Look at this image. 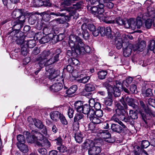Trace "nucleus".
Returning <instances> with one entry per match:
<instances>
[{
    "label": "nucleus",
    "mask_w": 155,
    "mask_h": 155,
    "mask_svg": "<svg viewBox=\"0 0 155 155\" xmlns=\"http://www.w3.org/2000/svg\"><path fill=\"white\" fill-rule=\"evenodd\" d=\"M70 47L74 54H78L85 52L89 53L91 51L90 48L88 46H84L82 40L78 36L73 35H70L68 41Z\"/></svg>",
    "instance_id": "1"
},
{
    "label": "nucleus",
    "mask_w": 155,
    "mask_h": 155,
    "mask_svg": "<svg viewBox=\"0 0 155 155\" xmlns=\"http://www.w3.org/2000/svg\"><path fill=\"white\" fill-rule=\"evenodd\" d=\"M98 5L97 6H93L90 8L89 10L91 13L98 17L103 20L107 23H111L114 22V21L112 20L111 16L109 17L106 14L102 15L104 10L103 5L99 3Z\"/></svg>",
    "instance_id": "2"
},
{
    "label": "nucleus",
    "mask_w": 155,
    "mask_h": 155,
    "mask_svg": "<svg viewBox=\"0 0 155 155\" xmlns=\"http://www.w3.org/2000/svg\"><path fill=\"white\" fill-rule=\"evenodd\" d=\"M12 33L14 34L13 39L17 41V44H23L30 48H32L35 45V41L34 40H26L25 36L21 32L13 31Z\"/></svg>",
    "instance_id": "3"
},
{
    "label": "nucleus",
    "mask_w": 155,
    "mask_h": 155,
    "mask_svg": "<svg viewBox=\"0 0 155 155\" xmlns=\"http://www.w3.org/2000/svg\"><path fill=\"white\" fill-rule=\"evenodd\" d=\"M98 141V140H96L93 142L89 139L86 140V146H89L90 147L88 150L89 155H105L104 153H100L101 149L98 146L100 144Z\"/></svg>",
    "instance_id": "4"
},
{
    "label": "nucleus",
    "mask_w": 155,
    "mask_h": 155,
    "mask_svg": "<svg viewBox=\"0 0 155 155\" xmlns=\"http://www.w3.org/2000/svg\"><path fill=\"white\" fill-rule=\"evenodd\" d=\"M56 51H58V53L54 55L53 54L51 55L50 56L51 58L49 60H46L45 62H43V61H41V62H38V65L41 67L45 66L46 67V68H48V66L49 65H51L58 61L59 60V54L60 52V50L59 49H58Z\"/></svg>",
    "instance_id": "5"
},
{
    "label": "nucleus",
    "mask_w": 155,
    "mask_h": 155,
    "mask_svg": "<svg viewBox=\"0 0 155 155\" xmlns=\"http://www.w3.org/2000/svg\"><path fill=\"white\" fill-rule=\"evenodd\" d=\"M140 104L141 107L143 109L144 112L146 114V115L141 110L140 111L143 119V120L145 119H149V118L147 117V116H152L153 117H155V112L149 109L147 106H146L144 102L143 101H140Z\"/></svg>",
    "instance_id": "6"
},
{
    "label": "nucleus",
    "mask_w": 155,
    "mask_h": 155,
    "mask_svg": "<svg viewBox=\"0 0 155 155\" xmlns=\"http://www.w3.org/2000/svg\"><path fill=\"white\" fill-rule=\"evenodd\" d=\"M25 16L23 14L16 19L13 20L11 22V24L13 28L16 30L20 29L25 22Z\"/></svg>",
    "instance_id": "7"
},
{
    "label": "nucleus",
    "mask_w": 155,
    "mask_h": 155,
    "mask_svg": "<svg viewBox=\"0 0 155 155\" xmlns=\"http://www.w3.org/2000/svg\"><path fill=\"white\" fill-rule=\"evenodd\" d=\"M103 85L107 89L108 92L113 93L115 97H117L120 96V90L122 88L116 87L115 85L113 88L111 85L107 81L104 83Z\"/></svg>",
    "instance_id": "8"
},
{
    "label": "nucleus",
    "mask_w": 155,
    "mask_h": 155,
    "mask_svg": "<svg viewBox=\"0 0 155 155\" xmlns=\"http://www.w3.org/2000/svg\"><path fill=\"white\" fill-rule=\"evenodd\" d=\"M138 16L136 19L131 18L129 19L130 28L133 29H134L137 27V29H140L142 25V22L141 21V17Z\"/></svg>",
    "instance_id": "9"
},
{
    "label": "nucleus",
    "mask_w": 155,
    "mask_h": 155,
    "mask_svg": "<svg viewBox=\"0 0 155 155\" xmlns=\"http://www.w3.org/2000/svg\"><path fill=\"white\" fill-rule=\"evenodd\" d=\"M127 36L123 35L122 36L123 39L121 36H119L115 38V43L116 47L118 49H120L123 46L124 47L126 44V42H128L127 39Z\"/></svg>",
    "instance_id": "10"
},
{
    "label": "nucleus",
    "mask_w": 155,
    "mask_h": 155,
    "mask_svg": "<svg viewBox=\"0 0 155 155\" xmlns=\"http://www.w3.org/2000/svg\"><path fill=\"white\" fill-rule=\"evenodd\" d=\"M46 71L49 73L48 75V78L49 79L52 80L54 79L55 80L57 78L60 74V71L58 70H55L54 68H51L48 69V68H46Z\"/></svg>",
    "instance_id": "11"
},
{
    "label": "nucleus",
    "mask_w": 155,
    "mask_h": 155,
    "mask_svg": "<svg viewBox=\"0 0 155 155\" xmlns=\"http://www.w3.org/2000/svg\"><path fill=\"white\" fill-rule=\"evenodd\" d=\"M43 0H34L31 3V5L34 7H40L43 5L45 6H50L51 4L50 2Z\"/></svg>",
    "instance_id": "12"
},
{
    "label": "nucleus",
    "mask_w": 155,
    "mask_h": 155,
    "mask_svg": "<svg viewBox=\"0 0 155 155\" xmlns=\"http://www.w3.org/2000/svg\"><path fill=\"white\" fill-rule=\"evenodd\" d=\"M35 143L37 146L41 147H44L46 148L50 147L51 146L50 142L48 139L46 138L36 141Z\"/></svg>",
    "instance_id": "13"
},
{
    "label": "nucleus",
    "mask_w": 155,
    "mask_h": 155,
    "mask_svg": "<svg viewBox=\"0 0 155 155\" xmlns=\"http://www.w3.org/2000/svg\"><path fill=\"white\" fill-rule=\"evenodd\" d=\"M133 45L131 44L126 43L123 47V54L124 56L127 57L130 56L131 53Z\"/></svg>",
    "instance_id": "14"
},
{
    "label": "nucleus",
    "mask_w": 155,
    "mask_h": 155,
    "mask_svg": "<svg viewBox=\"0 0 155 155\" xmlns=\"http://www.w3.org/2000/svg\"><path fill=\"white\" fill-rule=\"evenodd\" d=\"M94 111V110L92 108L90 107L87 105H84L82 108V110L81 112L83 114H87V118L89 117L91 115H92Z\"/></svg>",
    "instance_id": "15"
},
{
    "label": "nucleus",
    "mask_w": 155,
    "mask_h": 155,
    "mask_svg": "<svg viewBox=\"0 0 155 155\" xmlns=\"http://www.w3.org/2000/svg\"><path fill=\"white\" fill-rule=\"evenodd\" d=\"M50 54L49 51H44L40 55L38 56L36 58V60L38 61V62H41V61H43V62H45L46 58Z\"/></svg>",
    "instance_id": "16"
},
{
    "label": "nucleus",
    "mask_w": 155,
    "mask_h": 155,
    "mask_svg": "<svg viewBox=\"0 0 155 155\" xmlns=\"http://www.w3.org/2000/svg\"><path fill=\"white\" fill-rule=\"evenodd\" d=\"M102 136V137L104 140L108 143L112 142L111 139V134L107 130H102L100 132Z\"/></svg>",
    "instance_id": "17"
},
{
    "label": "nucleus",
    "mask_w": 155,
    "mask_h": 155,
    "mask_svg": "<svg viewBox=\"0 0 155 155\" xmlns=\"http://www.w3.org/2000/svg\"><path fill=\"white\" fill-rule=\"evenodd\" d=\"M63 87L61 83H58L54 84L49 87L50 90L53 92H57L60 91Z\"/></svg>",
    "instance_id": "18"
},
{
    "label": "nucleus",
    "mask_w": 155,
    "mask_h": 155,
    "mask_svg": "<svg viewBox=\"0 0 155 155\" xmlns=\"http://www.w3.org/2000/svg\"><path fill=\"white\" fill-rule=\"evenodd\" d=\"M126 128L127 127L123 128L121 126H120L118 124H112L111 126V129L112 131L119 133H121L124 131V130H125Z\"/></svg>",
    "instance_id": "19"
},
{
    "label": "nucleus",
    "mask_w": 155,
    "mask_h": 155,
    "mask_svg": "<svg viewBox=\"0 0 155 155\" xmlns=\"http://www.w3.org/2000/svg\"><path fill=\"white\" fill-rule=\"evenodd\" d=\"M99 3L103 5L104 8L105 6L109 9H111L114 6V4L110 0H99Z\"/></svg>",
    "instance_id": "20"
},
{
    "label": "nucleus",
    "mask_w": 155,
    "mask_h": 155,
    "mask_svg": "<svg viewBox=\"0 0 155 155\" xmlns=\"http://www.w3.org/2000/svg\"><path fill=\"white\" fill-rule=\"evenodd\" d=\"M43 32L44 35L51 36L52 37L56 36L54 35V31L53 30L52 28H50L49 27L46 26L43 29Z\"/></svg>",
    "instance_id": "21"
},
{
    "label": "nucleus",
    "mask_w": 155,
    "mask_h": 155,
    "mask_svg": "<svg viewBox=\"0 0 155 155\" xmlns=\"http://www.w3.org/2000/svg\"><path fill=\"white\" fill-rule=\"evenodd\" d=\"M125 102L127 103L129 105L137 110L138 108V106L134 104V99L127 96L125 99Z\"/></svg>",
    "instance_id": "22"
},
{
    "label": "nucleus",
    "mask_w": 155,
    "mask_h": 155,
    "mask_svg": "<svg viewBox=\"0 0 155 155\" xmlns=\"http://www.w3.org/2000/svg\"><path fill=\"white\" fill-rule=\"evenodd\" d=\"M61 113L57 111H53L50 113L51 119L53 120L57 121L59 119Z\"/></svg>",
    "instance_id": "23"
},
{
    "label": "nucleus",
    "mask_w": 155,
    "mask_h": 155,
    "mask_svg": "<svg viewBox=\"0 0 155 155\" xmlns=\"http://www.w3.org/2000/svg\"><path fill=\"white\" fill-rule=\"evenodd\" d=\"M121 117L117 115L114 114L111 118V120L116 123H117L120 126L122 127L123 128H126V126L120 121L119 119H121Z\"/></svg>",
    "instance_id": "24"
},
{
    "label": "nucleus",
    "mask_w": 155,
    "mask_h": 155,
    "mask_svg": "<svg viewBox=\"0 0 155 155\" xmlns=\"http://www.w3.org/2000/svg\"><path fill=\"white\" fill-rule=\"evenodd\" d=\"M95 115V112L91 115L89 117H88L92 123L94 124H99L101 123V120L98 117H96Z\"/></svg>",
    "instance_id": "25"
},
{
    "label": "nucleus",
    "mask_w": 155,
    "mask_h": 155,
    "mask_svg": "<svg viewBox=\"0 0 155 155\" xmlns=\"http://www.w3.org/2000/svg\"><path fill=\"white\" fill-rule=\"evenodd\" d=\"M84 105L82 101H76L74 104L75 108L76 110L78 112L80 113L82 110V108Z\"/></svg>",
    "instance_id": "26"
},
{
    "label": "nucleus",
    "mask_w": 155,
    "mask_h": 155,
    "mask_svg": "<svg viewBox=\"0 0 155 155\" xmlns=\"http://www.w3.org/2000/svg\"><path fill=\"white\" fill-rule=\"evenodd\" d=\"M17 147L19 149L24 153H26L28 149L27 145L23 143H17Z\"/></svg>",
    "instance_id": "27"
},
{
    "label": "nucleus",
    "mask_w": 155,
    "mask_h": 155,
    "mask_svg": "<svg viewBox=\"0 0 155 155\" xmlns=\"http://www.w3.org/2000/svg\"><path fill=\"white\" fill-rule=\"evenodd\" d=\"M86 25L85 23L83 24L81 26V28L83 30L82 35L83 38L85 39H88L90 37V34L86 29H84V28L86 26Z\"/></svg>",
    "instance_id": "28"
},
{
    "label": "nucleus",
    "mask_w": 155,
    "mask_h": 155,
    "mask_svg": "<svg viewBox=\"0 0 155 155\" xmlns=\"http://www.w3.org/2000/svg\"><path fill=\"white\" fill-rule=\"evenodd\" d=\"M65 13H60V12L54 13L51 12L50 13V15H53L56 16H65V18L67 21H69L71 19V16L65 15Z\"/></svg>",
    "instance_id": "29"
},
{
    "label": "nucleus",
    "mask_w": 155,
    "mask_h": 155,
    "mask_svg": "<svg viewBox=\"0 0 155 155\" xmlns=\"http://www.w3.org/2000/svg\"><path fill=\"white\" fill-rule=\"evenodd\" d=\"M31 134L35 135L36 138V141L40 140H42L45 138L44 136L40 133L38 132L35 130H32L31 132Z\"/></svg>",
    "instance_id": "30"
},
{
    "label": "nucleus",
    "mask_w": 155,
    "mask_h": 155,
    "mask_svg": "<svg viewBox=\"0 0 155 155\" xmlns=\"http://www.w3.org/2000/svg\"><path fill=\"white\" fill-rule=\"evenodd\" d=\"M23 14V11L22 9H15L12 13V16L14 18H17L19 16Z\"/></svg>",
    "instance_id": "31"
},
{
    "label": "nucleus",
    "mask_w": 155,
    "mask_h": 155,
    "mask_svg": "<svg viewBox=\"0 0 155 155\" xmlns=\"http://www.w3.org/2000/svg\"><path fill=\"white\" fill-rule=\"evenodd\" d=\"M84 116L81 113H78L75 114L74 117V121L76 122H79V123L84 121Z\"/></svg>",
    "instance_id": "32"
},
{
    "label": "nucleus",
    "mask_w": 155,
    "mask_h": 155,
    "mask_svg": "<svg viewBox=\"0 0 155 155\" xmlns=\"http://www.w3.org/2000/svg\"><path fill=\"white\" fill-rule=\"evenodd\" d=\"M54 37L46 35L40 39V42L41 44H44L48 42L51 39H53Z\"/></svg>",
    "instance_id": "33"
},
{
    "label": "nucleus",
    "mask_w": 155,
    "mask_h": 155,
    "mask_svg": "<svg viewBox=\"0 0 155 155\" xmlns=\"http://www.w3.org/2000/svg\"><path fill=\"white\" fill-rule=\"evenodd\" d=\"M74 138L77 142L80 143L82 142L83 138L82 135L79 131H77V132L75 133Z\"/></svg>",
    "instance_id": "34"
},
{
    "label": "nucleus",
    "mask_w": 155,
    "mask_h": 155,
    "mask_svg": "<svg viewBox=\"0 0 155 155\" xmlns=\"http://www.w3.org/2000/svg\"><path fill=\"white\" fill-rule=\"evenodd\" d=\"M95 87L92 83L86 84L85 86L84 89L87 92H91L94 91Z\"/></svg>",
    "instance_id": "35"
},
{
    "label": "nucleus",
    "mask_w": 155,
    "mask_h": 155,
    "mask_svg": "<svg viewBox=\"0 0 155 155\" xmlns=\"http://www.w3.org/2000/svg\"><path fill=\"white\" fill-rule=\"evenodd\" d=\"M19 44L21 45L20 46L21 48V54L25 56H26L28 53L27 46H26L25 45L23 44Z\"/></svg>",
    "instance_id": "36"
},
{
    "label": "nucleus",
    "mask_w": 155,
    "mask_h": 155,
    "mask_svg": "<svg viewBox=\"0 0 155 155\" xmlns=\"http://www.w3.org/2000/svg\"><path fill=\"white\" fill-rule=\"evenodd\" d=\"M77 89V85H74L71 87L67 91V94L68 95L72 94L74 93Z\"/></svg>",
    "instance_id": "37"
},
{
    "label": "nucleus",
    "mask_w": 155,
    "mask_h": 155,
    "mask_svg": "<svg viewBox=\"0 0 155 155\" xmlns=\"http://www.w3.org/2000/svg\"><path fill=\"white\" fill-rule=\"evenodd\" d=\"M33 122L36 127L39 129H42L44 126V125L43 124L42 122L39 120H33Z\"/></svg>",
    "instance_id": "38"
},
{
    "label": "nucleus",
    "mask_w": 155,
    "mask_h": 155,
    "mask_svg": "<svg viewBox=\"0 0 155 155\" xmlns=\"http://www.w3.org/2000/svg\"><path fill=\"white\" fill-rule=\"evenodd\" d=\"M115 114L121 117L124 116L125 111L123 108L120 109H117L115 110Z\"/></svg>",
    "instance_id": "39"
},
{
    "label": "nucleus",
    "mask_w": 155,
    "mask_h": 155,
    "mask_svg": "<svg viewBox=\"0 0 155 155\" xmlns=\"http://www.w3.org/2000/svg\"><path fill=\"white\" fill-rule=\"evenodd\" d=\"M142 94L144 97H150L153 95L152 90L150 88H148L145 91H143Z\"/></svg>",
    "instance_id": "40"
},
{
    "label": "nucleus",
    "mask_w": 155,
    "mask_h": 155,
    "mask_svg": "<svg viewBox=\"0 0 155 155\" xmlns=\"http://www.w3.org/2000/svg\"><path fill=\"white\" fill-rule=\"evenodd\" d=\"M152 23L153 21L152 19L149 18L145 21L143 25H144V27L146 28L149 29L151 28L152 25Z\"/></svg>",
    "instance_id": "41"
},
{
    "label": "nucleus",
    "mask_w": 155,
    "mask_h": 155,
    "mask_svg": "<svg viewBox=\"0 0 155 155\" xmlns=\"http://www.w3.org/2000/svg\"><path fill=\"white\" fill-rule=\"evenodd\" d=\"M107 72L106 71H102L98 72V77L100 79H104L105 78V77L107 74Z\"/></svg>",
    "instance_id": "42"
},
{
    "label": "nucleus",
    "mask_w": 155,
    "mask_h": 155,
    "mask_svg": "<svg viewBox=\"0 0 155 155\" xmlns=\"http://www.w3.org/2000/svg\"><path fill=\"white\" fill-rule=\"evenodd\" d=\"M26 140L28 143H32L36 142V138L35 135L31 134V135L26 137Z\"/></svg>",
    "instance_id": "43"
},
{
    "label": "nucleus",
    "mask_w": 155,
    "mask_h": 155,
    "mask_svg": "<svg viewBox=\"0 0 155 155\" xmlns=\"http://www.w3.org/2000/svg\"><path fill=\"white\" fill-rule=\"evenodd\" d=\"M139 48V51H141L143 50L146 47V42L142 41L140 43L137 44Z\"/></svg>",
    "instance_id": "44"
},
{
    "label": "nucleus",
    "mask_w": 155,
    "mask_h": 155,
    "mask_svg": "<svg viewBox=\"0 0 155 155\" xmlns=\"http://www.w3.org/2000/svg\"><path fill=\"white\" fill-rule=\"evenodd\" d=\"M148 47L151 51H154L155 50V41L153 40H150Z\"/></svg>",
    "instance_id": "45"
},
{
    "label": "nucleus",
    "mask_w": 155,
    "mask_h": 155,
    "mask_svg": "<svg viewBox=\"0 0 155 155\" xmlns=\"http://www.w3.org/2000/svg\"><path fill=\"white\" fill-rule=\"evenodd\" d=\"M17 138L18 141L17 143H24L25 139L23 135L21 134L18 135L17 136Z\"/></svg>",
    "instance_id": "46"
},
{
    "label": "nucleus",
    "mask_w": 155,
    "mask_h": 155,
    "mask_svg": "<svg viewBox=\"0 0 155 155\" xmlns=\"http://www.w3.org/2000/svg\"><path fill=\"white\" fill-rule=\"evenodd\" d=\"M150 145L149 142L146 140H143L141 141V147L142 148H147Z\"/></svg>",
    "instance_id": "47"
},
{
    "label": "nucleus",
    "mask_w": 155,
    "mask_h": 155,
    "mask_svg": "<svg viewBox=\"0 0 155 155\" xmlns=\"http://www.w3.org/2000/svg\"><path fill=\"white\" fill-rule=\"evenodd\" d=\"M79 127V122L74 121L73 124V128L75 131H78Z\"/></svg>",
    "instance_id": "48"
},
{
    "label": "nucleus",
    "mask_w": 155,
    "mask_h": 155,
    "mask_svg": "<svg viewBox=\"0 0 155 155\" xmlns=\"http://www.w3.org/2000/svg\"><path fill=\"white\" fill-rule=\"evenodd\" d=\"M113 101L110 98H108L105 99L104 101V104L106 105L110 106L112 104Z\"/></svg>",
    "instance_id": "49"
},
{
    "label": "nucleus",
    "mask_w": 155,
    "mask_h": 155,
    "mask_svg": "<svg viewBox=\"0 0 155 155\" xmlns=\"http://www.w3.org/2000/svg\"><path fill=\"white\" fill-rule=\"evenodd\" d=\"M61 123L63 124L66 125L68 124L67 121L65 119V117L62 114H61L59 118Z\"/></svg>",
    "instance_id": "50"
},
{
    "label": "nucleus",
    "mask_w": 155,
    "mask_h": 155,
    "mask_svg": "<svg viewBox=\"0 0 155 155\" xmlns=\"http://www.w3.org/2000/svg\"><path fill=\"white\" fill-rule=\"evenodd\" d=\"M106 35L108 37L111 38V30L110 27L108 26L106 28Z\"/></svg>",
    "instance_id": "51"
},
{
    "label": "nucleus",
    "mask_w": 155,
    "mask_h": 155,
    "mask_svg": "<svg viewBox=\"0 0 155 155\" xmlns=\"http://www.w3.org/2000/svg\"><path fill=\"white\" fill-rule=\"evenodd\" d=\"M95 115L98 117H101L103 114V111L101 110H94Z\"/></svg>",
    "instance_id": "52"
},
{
    "label": "nucleus",
    "mask_w": 155,
    "mask_h": 155,
    "mask_svg": "<svg viewBox=\"0 0 155 155\" xmlns=\"http://www.w3.org/2000/svg\"><path fill=\"white\" fill-rule=\"evenodd\" d=\"M137 86L134 84H132L130 86V93L132 94L135 93L137 92Z\"/></svg>",
    "instance_id": "53"
},
{
    "label": "nucleus",
    "mask_w": 155,
    "mask_h": 155,
    "mask_svg": "<svg viewBox=\"0 0 155 155\" xmlns=\"http://www.w3.org/2000/svg\"><path fill=\"white\" fill-rule=\"evenodd\" d=\"M74 114V110L71 107H69L68 109V114L69 117L71 118L73 117Z\"/></svg>",
    "instance_id": "54"
},
{
    "label": "nucleus",
    "mask_w": 155,
    "mask_h": 155,
    "mask_svg": "<svg viewBox=\"0 0 155 155\" xmlns=\"http://www.w3.org/2000/svg\"><path fill=\"white\" fill-rule=\"evenodd\" d=\"M64 21L61 18H58L54 19V20L51 21L50 23L51 25L54 24L55 22H57V23L61 24L63 23Z\"/></svg>",
    "instance_id": "55"
},
{
    "label": "nucleus",
    "mask_w": 155,
    "mask_h": 155,
    "mask_svg": "<svg viewBox=\"0 0 155 155\" xmlns=\"http://www.w3.org/2000/svg\"><path fill=\"white\" fill-rule=\"evenodd\" d=\"M38 152L42 155H45L47 153V150L45 148H41L38 149Z\"/></svg>",
    "instance_id": "56"
},
{
    "label": "nucleus",
    "mask_w": 155,
    "mask_h": 155,
    "mask_svg": "<svg viewBox=\"0 0 155 155\" xmlns=\"http://www.w3.org/2000/svg\"><path fill=\"white\" fill-rule=\"evenodd\" d=\"M134 155H140V151L139 150L140 147L137 145L134 147Z\"/></svg>",
    "instance_id": "57"
},
{
    "label": "nucleus",
    "mask_w": 155,
    "mask_h": 155,
    "mask_svg": "<svg viewBox=\"0 0 155 155\" xmlns=\"http://www.w3.org/2000/svg\"><path fill=\"white\" fill-rule=\"evenodd\" d=\"M115 21L117 24L120 25H122L123 24L124 20H123L122 18L119 17L116 19Z\"/></svg>",
    "instance_id": "58"
},
{
    "label": "nucleus",
    "mask_w": 155,
    "mask_h": 155,
    "mask_svg": "<svg viewBox=\"0 0 155 155\" xmlns=\"http://www.w3.org/2000/svg\"><path fill=\"white\" fill-rule=\"evenodd\" d=\"M57 149L60 152L62 153H64L67 151L66 147L63 145H61L60 146L58 147Z\"/></svg>",
    "instance_id": "59"
},
{
    "label": "nucleus",
    "mask_w": 155,
    "mask_h": 155,
    "mask_svg": "<svg viewBox=\"0 0 155 155\" xmlns=\"http://www.w3.org/2000/svg\"><path fill=\"white\" fill-rule=\"evenodd\" d=\"M98 29H99V32L102 36H104L106 35V29L105 28L98 27Z\"/></svg>",
    "instance_id": "60"
},
{
    "label": "nucleus",
    "mask_w": 155,
    "mask_h": 155,
    "mask_svg": "<svg viewBox=\"0 0 155 155\" xmlns=\"http://www.w3.org/2000/svg\"><path fill=\"white\" fill-rule=\"evenodd\" d=\"M149 104L155 107V100L153 98H149L148 101Z\"/></svg>",
    "instance_id": "61"
},
{
    "label": "nucleus",
    "mask_w": 155,
    "mask_h": 155,
    "mask_svg": "<svg viewBox=\"0 0 155 155\" xmlns=\"http://www.w3.org/2000/svg\"><path fill=\"white\" fill-rule=\"evenodd\" d=\"M90 77L89 76H85L80 80L81 82L83 83H85L90 79Z\"/></svg>",
    "instance_id": "62"
},
{
    "label": "nucleus",
    "mask_w": 155,
    "mask_h": 155,
    "mask_svg": "<svg viewBox=\"0 0 155 155\" xmlns=\"http://www.w3.org/2000/svg\"><path fill=\"white\" fill-rule=\"evenodd\" d=\"M129 115L130 117L132 119H135L137 118V117L136 115V114L134 112L133 110H130L129 111Z\"/></svg>",
    "instance_id": "63"
},
{
    "label": "nucleus",
    "mask_w": 155,
    "mask_h": 155,
    "mask_svg": "<svg viewBox=\"0 0 155 155\" xmlns=\"http://www.w3.org/2000/svg\"><path fill=\"white\" fill-rule=\"evenodd\" d=\"M87 27L88 29L92 32L93 31H94L96 28L94 25L91 24H88L87 25Z\"/></svg>",
    "instance_id": "64"
}]
</instances>
